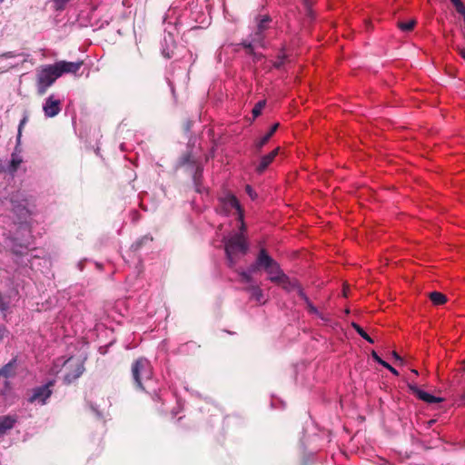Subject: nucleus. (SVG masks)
<instances>
[{"mask_svg":"<svg viewBox=\"0 0 465 465\" xmlns=\"http://www.w3.org/2000/svg\"><path fill=\"white\" fill-rule=\"evenodd\" d=\"M54 381H49L46 384L33 389L32 395L29 397L28 401L31 403L38 402L42 405L46 403V401L51 397L53 391L52 388L54 386Z\"/></svg>","mask_w":465,"mask_h":465,"instance_id":"obj_6","label":"nucleus"},{"mask_svg":"<svg viewBox=\"0 0 465 465\" xmlns=\"http://www.w3.org/2000/svg\"><path fill=\"white\" fill-rule=\"evenodd\" d=\"M153 242V237L151 236H148V235H144L143 237H141L140 239H138L136 242H134L133 244H132V249L134 251H138L140 250L144 244H147L149 242Z\"/></svg>","mask_w":465,"mask_h":465,"instance_id":"obj_24","label":"nucleus"},{"mask_svg":"<svg viewBox=\"0 0 465 465\" xmlns=\"http://www.w3.org/2000/svg\"><path fill=\"white\" fill-rule=\"evenodd\" d=\"M351 326L361 338L370 343L374 342L373 339L358 323L352 322Z\"/></svg>","mask_w":465,"mask_h":465,"instance_id":"obj_26","label":"nucleus"},{"mask_svg":"<svg viewBox=\"0 0 465 465\" xmlns=\"http://www.w3.org/2000/svg\"><path fill=\"white\" fill-rule=\"evenodd\" d=\"M3 56H5V57H13L14 55L11 54V53H6V54H4Z\"/></svg>","mask_w":465,"mask_h":465,"instance_id":"obj_41","label":"nucleus"},{"mask_svg":"<svg viewBox=\"0 0 465 465\" xmlns=\"http://www.w3.org/2000/svg\"><path fill=\"white\" fill-rule=\"evenodd\" d=\"M409 388L411 391L416 395L420 400L427 402V403H438L441 402L443 399L435 397L420 389H419L416 385L410 384Z\"/></svg>","mask_w":465,"mask_h":465,"instance_id":"obj_12","label":"nucleus"},{"mask_svg":"<svg viewBox=\"0 0 465 465\" xmlns=\"http://www.w3.org/2000/svg\"><path fill=\"white\" fill-rule=\"evenodd\" d=\"M55 10H63L70 0H52Z\"/></svg>","mask_w":465,"mask_h":465,"instance_id":"obj_32","label":"nucleus"},{"mask_svg":"<svg viewBox=\"0 0 465 465\" xmlns=\"http://www.w3.org/2000/svg\"><path fill=\"white\" fill-rule=\"evenodd\" d=\"M413 373L418 374V371L416 370H412Z\"/></svg>","mask_w":465,"mask_h":465,"instance_id":"obj_46","label":"nucleus"},{"mask_svg":"<svg viewBox=\"0 0 465 465\" xmlns=\"http://www.w3.org/2000/svg\"><path fill=\"white\" fill-rule=\"evenodd\" d=\"M304 2L307 5H309V0H304Z\"/></svg>","mask_w":465,"mask_h":465,"instance_id":"obj_44","label":"nucleus"},{"mask_svg":"<svg viewBox=\"0 0 465 465\" xmlns=\"http://www.w3.org/2000/svg\"><path fill=\"white\" fill-rule=\"evenodd\" d=\"M18 196V194L12 196L11 205L12 212L17 216L18 220L22 223L31 215V213L28 209L26 200H20Z\"/></svg>","mask_w":465,"mask_h":465,"instance_id":"obj_8","label":"nucleus"},{"mask_svg":"<svg viewBox=\"0 0 465 465\" xmlns=\"http://www.w3.org/2000/svg\"><path fill=\"white\" fill-rule=\"evenodd\" d=\"M241 223H242L241 230L243 231V230H245V224L243 223V220L241 221Z\"/></svg>","mask_w":465,"mask_h":465,"instance_id":"obj_43","label":"nucleus"},{"mask_svg":"<svg viewBox=\"0 0 465 465\" xmlns=\"http://www.w3.org/2000/svg\"><path fill=\"white\" fill-rule=\"evenodd\" d=\"M236 210L238 213L239 221H242L243 210L240 205L238 199L233 194H227L220 199L219 213L228 215L232 210Z\"/></svg>","mask_w":465,"mask_h":465,"instance_id":"obj_5","label":"nucleus"},{"mask_svg":"<svg viewBox=\"0 0 465 465\" xmlns=\"http://www.w3.org/2000/svg\"><path fill=\"white\" fill-rule=\"evenodd\" d=\"M59 77L60 74L54 64L39 67L36 73L38 95H44Z\"/></svg>","mask_w":465,"mask_h":465,"instance_id":"obj_1","label":"nucleus"},{"mask_svg":"<svg viewBox=\"0 0 465 465\" xmlns=\"http://www.w3.org/2000/svg\"><path fill=\"white\" fill-rule=\"evenodd\" d=\"M253 44L252 40L251 41H243L241 45L246 49L247 54L253 56L254 59L259 60L262 57V54H258L253 50Z\"/></svg>","mask_w":465,"mask_h":465,"instance_id":"obj_25","label":"nucleus"},{"mask_svg":"<svg viewBox=\"0 0 465 465\" xmlns=\"http://www.w3.org/2000/svg\"><path fill=\"white\" fill-rule=\"evenodd\" d=\"M279 123L274 124L268 133L262 136L259 141L256 142L255 146L258 151H260L271 139V137L274 134L279 127Z\"/></svg>","mask_w":465,"mask_h":465,"instance_id":"obj_18","label":"nucleus"},{"mask_svg":"<svg viewBox=\"0 0 465 465\" xmlns=\"http://www.w3.org/2000/svg\"><path fill=\"white\" fill-rule=\"evenodd\" d=\"M463 370L465 371V366H464Z\"/></svg>","mask_w":465,"mask_h":465,"instance_id":"obj_48","label":"nucleus"},{"mask_svg":"<svg viewBox=\"0 0 465 465\" xmlns=\"http://www.w3.org/2000/svg\"><path fill=\"white\" fill-rule=\"evenodd\" d=\"M244 290L250 293V298L259 303L264 302L263 292L257 284L247 285Z\"/></svg>","mask_w":465,"mask_h":465,"instance_id":"obj_16","label":"nucleus"},{"mask_svg":"<svg viewBox=\"0 0 465 465\" xmlns=\"http://www.w3.org/2000/svg\"><path fill=\"white\" fill-rule=\"evenodd\" d=\"M454 6H455L456 11L459 14H460L461 15H463V17H464L465 16V5H463V3L460 1V3L455 5Z\"/></svg>","mask_w":465,"mask_h":465,"instance_id":"obj_34","label":"nucleus"},{"mask_svg":"<svg viewBox=\"0 0 465 465\" xmlns=\"http://www.w3.org/2000/svg\"><path fill=\"white\" fill-rule=\"evenodd\" d=\"M22 162V158L15 153H13L11 155V160L7 161L8 173H15Z\"/></svg>","mask_w":465,"mask_h":465,"instance_id":"obj_20","label":"nucleus"},{"mask_svg":"<svg viewBox=\"0 0 465 465\" xmlns=\"http://www.w3.org/2000/svg\"><path fill=\"white\" fill-rule=\"evenodd\" d=\"M429 297L433 304L442 305L447 302V297L439 292H432L429 294Z\"/></svg>","mask_w":465,"mask_h":465,"instance_id":"obj_22","label":"nucleus"},{"mask_svg":"<svg viewBox=\"0 0 465 465\" xmlns=\"http://www.w3.org/2000/svg\"><path fill=\"white\" fill-rule=\"evenodd\" d=\"M287 57H288V56H287L283 52H282V53L277 56L276 61H274V63H273V66H274L275 68H281V67L284 64V63H285V61H286Z\"/></svg>","mask_w":465,"mask_h":465,"instance_id":"obj_30","label":"nucleus"},{"mask_svg":"<svg viewBox=\"0 0 465 465\" xmlns=\"http://www.w3.org/2000/svg\"><path fill=\"white\" fill-rule=\"evenodd\" d=\"M64 365L67 370L64 377V381L65 384H71L76 381L84 371V363L80 361H74L72 357L67 359Z\"/></svg>","mask_w":465,"mask_h":465,"instance_id":"obj_4","label":"nucleus"},{"mask_svg":"<svg viewBox=\"0 0 465 465\" xmlns=\"http://www.w3.org/2000/svg\"><path fill=\"white\" fill-rule=\"evenodd\" d=\"M458 52L460 54V56L465 60V48L458 47Z\"/></svg>","mask_w":465,"mask_h":465,"instance_id":"obj_40","label":"nucleus"},{"mask_svg":"<svg viewBox=\"0 0 465 465\" xmlns=\"http://www.w3.org/2000/svg\"><path fill=\"white\" fill-rule=\"evenodd\" d=\"M343 294L344 296H347V291L344 290Z\"/></svg>","mask_w":465,"mask_h":465,"instance_id":"obj_45","label":"nucleus"},{"mask_svg":"<svg viewBox=\"0 0 465 465\" xmlns=\"http://www.w3.org/2000/svg\"><path fill=\"white\" fill-rule=\"evenodd\" d=\"M299 296L306 302L310 312L318 313V310L311 303L309 298L306 296L302 289H299Z\"/></svg>","mask_w":465,"mask_h":465,"instance_id":"obj_28","label":"nucleus"},{"mask_svg":"<svg viewBox=\"0 0 465 465\" xmlns=\"http://www.w3.org/2000/svg\"><path fill=\"white\" fill-rule=\"evenodd\" d=\"M271 21L272 20L269 15L257 17L256 30L253 34L251 35V40H252L255 45H258L261 47H264V31L269 28V24Z\"/></svg>","mask_w":465,"mask_h":465,"instance_id":"obj_7","label":"nucleus"},{"mask_svg":"<svg viewBox=\"0 0 465 465\" xmlns=\"http://www.w3.org/2000/svg\"><path fill=\"white\" fill-rule=\"evenodd\" d=\"M43 110L46 117H54L61 111L60 100L54 99V95H50L43 105Z\"/></svg>","mask_w":465,"mask_h":465,"instance_id":"obj_11","label":"nucleus"},{"mask_svg":"<svg viewBox=\"0 0 465 465\" xmlns=\"http://www.w3.org/2000/svg\"><path fill=\"white\" fill-rule=\"evenodd\" d=\"M256 261L258 262V265L260 269H263L266 271L269 269L272 263H274L275 260H273L267 252L265 249H261L257 257Z\"/></svg>","mask_w":465,"mask_h":465,"instance_id":"obj_15","label":"nucleus"},{"mask_svg":"<svg viewBox=\"0 0 465 465\" xmlns=\"http://www.w3.org/2000/svg\"><path fill=\"white\" fill-rule=\"evenodd\" d=\"M462 397H463V399H465V392L463 393V396H462Z\"/></svg>","mask_w":465,"mask_h":465,"instance_id":"obj_47","label":"nucleus"},{"mask_svg":"<svg viewBox=\"0 0 465 465\" xmlns=\"http://www.w3.org/2000/svg\"><path fill=\"white\" fill-rule=\"evenodd\" d=\"M261 270L259 265H258V262L257 261L255 260V262L252 263L249 268H248V271H246L247 272L249 273H254L256 272L257 271Z\"/></svg>","mask_w":465,"mask_h":465,"instance_id":"obj_35","label":"nucleus"},{"mask_svg":"<svg viewBox=\"0 0 465 465\" xmlns=\"http://www.w3.org/2000/svg\"><path fill=\"white\" fill-rule=\"evenodd\" d=\"M10 252L17 257H23L28 253V248L25 245L18 244L15 241H11V244L9 246Z\"/></svg>","mask_w":465,"mask_h":465,"instance_id":"obj_19","label":"nucleus"},{"mask_svg":"<svg viewBox=\"0 0 465 465\" xmlns=\"http://www.w3.org/2000/svg\"><path fill=\"white\" fill-rule=\"evenodd\" d=\"M272 282L276 283L281 286L286 292H293L296 291L299 294V289H302L299 282L296 280L291 279L285 273L280 277H273L272 279Z\"/></svg>","mask_w":465,"mask_h":465,"instance_id":"obj_9","label":"nucleus"},{"mask_svg":"<svg viewBox=\"0 0 465 465\" xmlns=\"http://www.w3.org/2000/svg\"><path fill=\"white\" fill-rule=\"evenodd\" d=\"M0 173H8L7 161L0 159Z\"/></svg>","mask_w":465,"mask_h":465,"instance_id":"obj_36","label":"nucleus"},{"mask_svg":"<svg viewBox=\"0 0 465 465\" xmlns=\"http://www.w3.org/2000/svg\"><path fill=\"white\" fill-rule=\"evenodd\" d=\"M248 244L242 233H236L225 242V253L230 267L236 263L238 253L246 254Z\"/></svg>","mask_w":465,"mask_h":465,"instance_id":"obj_2","label":"nucleus"},{"mask_svg":"<svg viewBox=\"0 0 465 465\" xmlns=\"http://www.w3.org/2000/svg\"><path fill=\"white\" fill-rule=\"evenodd\" d=\"M371 357L374 359V361H376L378 363H380L381 366H383L384 368L388 369L392 374L394 375H399V372L397 371V370L395 368H393L392 366H391L388 362H386L385 361H383L378 354L375 351H371Z\"/></svg>","mask_w":465,"mask_h":465,"instance_id":"obj_23","label":"nucleus"},{"mask_svg":"<svg viewBox=\"0 0 465 465\" xmlns=\"http://www.w3.org/2000/svg\"><path fill=\"white\" fill-rule=\"evenodd\" d=\"M83 61L77 62H67V61H59L54 64L58 70L60 76L64 74H76L81 66L83 65Z\"/></svg>","mask_w":465,"mask_h":465,"instance_id":"obj_10","label":"nucleus"},{"mask_svg":"<svg viewBox=\"0 0 465 465\" xmlns=\"http://www.w3.org/2000/svg\"><path fill=\"white\" fill-rule=\"evenodd\" d=\"M450 2L453 4V5H457L460 2V0H450Z\"/></svg>","mask_w":465,"mask_h":465,"instance_id":"obj_42","label":"nucleus"},{"mask_svg":"<svg viewBox=\"0 0 465 465\" xmlns=\"http://www.w3.org/2000/svg\"><path fill=\"white\" fill-rule=\"evenodd\" d=\"M15 421V419L11 416L0 417V437L6 434L14 427Z\"/></svg>","mask_w":465,"mask_h":465,"instance_id":"obj_17","label":"nucleus"},{"mask_svg":"<svg viewBox=\"0 0 465 465\" xmlns=\"http://www.w3.org/2000/svg\"><path fill=\"white\" fill-rule=\"evenodd\" d=\"M265 104L266 102L265 101H259L255 105L254 107L252 108V114L254 117H257L261 114L262 113V110L263 109V107L265 106Z\"/></svg>","mask_w":465,"mask_h":465,"instance_id":"obj_29","label":"nucleus"},{"mask_svg":"<svg viewBox=\"0 0 465 465\" xmlns=\"http://www.w3.org/2000/svg\"><path fill=\"white\" fill-rule=\"evenodd\" d=\"M6 329L5 326L0 325V340L4 339V337L6 335Z\"/></svg>","mask_w":465,"mask_h":465,"instance_id":"obj_38","label":"nucleus"},{"mask_svg":"<svg viewBox=\"0 0 465 465\" xmlns=\"http://www.w3.org/2000/svg\"><path fill=\"white\" fill-rule=\"evenodd\" d=\"M269 274V280L272 282L273 277H280L284 274L282 270L281 269L279 263L275 261L272 265L265 271Z\"/></svg>","mask_w":465,"mask_h":465,"instance_id":"obj_21","label":"nucleus"},{"mask_svg":"<svg viewBox=\"0 0 465 465\" xmlns=\"http://www.w3.org/2000/svg\"><path fill=\"white\" fill-rule=\"evenodd\" d=\"M279 150H280V148L277 147L274 150H272L271 153H269L268 154H266L261 158L259 164L255 168V170L258 173H262L267 169V167L272 163V161L278 154Z\"/></svg>","mask_w":465,"mask_h":465,"instance_id":"obj_14","label":"nucleus"},{"mask_svg":"<svg viewBox=\"0 0 465 465\" xmlns=\"http://www.w3.org/2000/svg\"><path fill=\"white\" fill-rule=\"evenodd\" d=\"M132 377L135 385L139 389H143V382L151 380L153 376V369L150 361L141 357L134 361L131 368Z\"/></svg>","mask_w":465,"mask_h":465,"instance_id":"obj_3","label":"nucleus"},{"mask_svg":"<svg viewBox=\"0 0 465 465\" xmlns=\"http://www.w3.org/2000/svg\"><path fill=\"white\" fill-rule=\"evenodd\" d=\"M202 173H203V168L201 167H197L196 168V171H195V173H194V181L197 183L198 179L202 176Z\"/></svg>","mask_w":465,"mask_h":465,"instance_id":"obj_37","label":"nucleus"},{"mask_svg":"<svg viewBox=\"0 0 465 465\" xmlns=\"http://www.w3.org/2000/svg\"><path fill=\"white\" fill-rule=\"evenodd\" d=\"M241 282L242 283H247L248 285L252 284V277L251 273L247 272H240Z\"/></svg>","mask_w":465,"mask_h":465,"instance_id":"obj_31","label":"nucleus"},{"mask_svg":"<svg viewBox=\"0 0 465 465\" xmlns=\"http://www.w3.org/2000/svg\"><path fill=\"white\" fill-rule=\"evenodd\" d=\"M392 356L394 357V359L400 362H402L403 360L402 358L396 352V351H392Z\"/></svg>","mask_w":465,"mask_h":465,"instance_id":"obj_39","label":"nucleus"},{"mask_svg":"<svg viewBox=\"0 0 465 465\" xmlns=\"http://www.w3.org/2000/svg\"><path fill=\"white\" fill-rule=\"evenodd\" d=\"M245 192H246V193L249 195V197H250L252 200H253V201H254V200H256V199H257L258 194H257V193L253 190V188H252L251 185L247 184V185L245 186Z\"/></svg>","mask_w":465,"mask_h":465,"instance_id":"obj_33","label":"nucleus"},{"mask_svg":"<svg viewBox=\"0 0 465 465\" xmlns=\"http://www.w3.org/2000/svg\"><path fill=\"white\" fill-rule=\"evenodd\" d=\"M416 23L415 19H411L408 22H398L397 25L401 31L410 32L414 28Z\"/></svg>","mask_w":465,"mask_h":465,"instance_id":"obj_27","label":"nucleus"},{"mask_svg":"<svg viewBox=\"0 0 465 465\" xmlns=\"http://www.w3.org/2000/svg\"><path fill=\"white\" fill-rule=\"evenodd\" d=\"M17 356L14 357L9 362L0 368V377L9 379L16 375Z\"/></svg>","mask_w":465,"mask_h":465,"instance_id":"obj_13","label":"nucleus"}]
</instances>
